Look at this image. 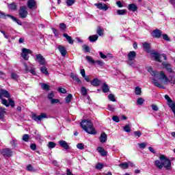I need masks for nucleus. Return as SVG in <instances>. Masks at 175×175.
<instances>
[{"label": "nucleus", "instance_id": "f257e3e1", "mask_svg": "<svg viewBox=\"0 0 175 175\" xmlns=\"http://www.w3.org/2000/svg\"><path fill=\"white\" fill-rule=\"evenodd\" d=\"M162 65L163 66L164 68L166 69L168 73H173L174 75H170L169 77H167L163 71H156L154 70V69L151 67L148 68V72L152 77V83L154 85H155V87H158L159 88H165V87H163L158 80L163 81V84L165 85L168 83H170L171 84L175 83V72L172 69V65L166 62H163Z\"/></svg>", "mask_w": 175, "mask_h": 175}, {"label": "nucleus", "instance_id": "f03ea898", "mask_svg": "<svg viewBox=\"0 0 175 175\" xmlns=\"http://www.w3.org/2000/svg\"><path fill=\"white\" fill-rule=\"evenodd\" d=\"M0 99L1 100L2 105H4V106L7 107H9L10 105L12 107L14 106V102L10 99V94L5 90H0Z\"/></svg>", "mask_w": 175, "mask_h": 175}, {"label": "nucleus", "instance_id": "7ed1b4c3", "mask_svg": "<svg viewBox=\"0 0 175 175\" xmlns=\"http://www.w3.org/2000/svg\"><path fill=\"white\" fill-rule=\"evenodd\" d=\"M81 126L89 135H96V130L94 128V124L91 120H85L81 122Z\"/></svg>", "mask_w": 175, "mask_h": 175}, {"label": "nucleus", "instance_id": "20e7f679", "mask_svg": "<svg viewBox=\"0 0 175 175\" xmlns=\"http://www.w3.org/2000/svg\"><path fill=\"white\" fill-rule=\"evenodd\" d=\"M127 64L129 66L132 68H137L136 66V62H135V59L136 58V52L132 51H130L127 55Z\"/></svg>", "mask_w": 175, "mask_h": 175}, {"label": "nucleus", "instance_id": "39448f33", "mask_svg": "<svg viewBox=\"0 0 175 175\" xmlns=\"http://www.w3.org/2000/svg\"><path fill=\"white\" fill-rule=\"evenodd\" d=\"M159 159L163 162V167H165L167 170H170V167H172V162H170V160L166 159L163 154L159 157Z\"/></svg>", "mask_w": 175, "mask_h": 175}, {"label": "nucleus", "instance_id": "423d86ee", "mask_svg": "<svg viewBox=\"0 0 175 175\" xmlns=\"http://www.w3.org/2000/svg\"><path fill=\"white\" fill-rule=\"evenodd\" d=\"M28 54H32V51L25 48L22 49V53L21 55L22 58H23V59L25 61H28L29 59V56H28Z\"/></svg>", "mask_w": 175, "mask_h": 175}, {"label": "nucleus", "instance_id": "0eeeda50", "mask_svg": "<svg viewBox=\"0 0 175 175\" xmlns=\"http://www.w3.org/2000/svg\"><path fill=\"white\" fill-rule=\"evenodd\" d=\"M152 57L155 61H157V62H162V61H161L162 58H163L164 61L167 59V57L165 55V54L159 55L158 53H152Z\"/></svg>", "mask_w": 175, "mask_h": 175}, {"label": "nucleus", "instance_id": "6e6552de", "mask_svg": "<svg viewBox=\"0 0 175 175\" xmlns=\"http://www.w3.org/2000/svg\"><path fill=\"white\" fill-rule=\"evenodd\" d=\"M19 16L21 18H25L28 16V11H27V7L21 6L19 9Z\"/></svg>", "mask_w": 175, "mask_h": 175}, {"label": "nucleus", "instance_id": "1a4fd4ad", "mask_svg": "<svg viewBox=\"0 0 175 175\" xmlns=\"http://www.w3.org/2000/svg\"><path fill=\"white\" fill-rule=\"evenodd\" d=\"M36 62H38L40 65H44L46 64V59L42 54L36 55Z\"/></svg>", "mask_w": 175, "mask_h": 175}, {"label": "nucleus", "instance_id": "9d476101", "mask_svg": "<svg viewBox=\"0 0 175 175\" xmlns=\"http://www.w3.org/2000/svg\"><path fill=\"white\" fill-rule=\"evenodd\" d=\"M0 152L3 155V157H8V158L12 157V154H13L12 150L9 148L2 149L0 150Z\"/></svg>", "mask_w": 175, "mask_h": 175}, {"label": "nucleus", "instance_id": "9b49d317", "mask_svg": "<svg viewBox=\"0 0 175 175\" xmlns=\"http://www.w3.org/2000/svg\"><path fill=\"white\" fill-rule=\"evenodd\" d=\"M24 66H25V73H28V72H29L30 73H31V75H33V76L36 75V71H35V68L33 67H28V65L27 64V63H24Z\"/></svg>", "mask_w": 175, "mask_h": 175}, {"label": "nucleus", "instance_id": "f8f14e48", "mask_svg": "<svg viewBox=\"0 0 175 175\" xmlns=\"http://www.w3.org/2000/svg\"><path fill=\"white\" fill-rule=\"evenodd\" d=\"M32 118L34 120V121H41V120H43V118H47V114L44 113H41L40 116L33 114Z\"/></svg>", "mask_w": 175, "mask_h": 175}, {"label": "nucleus", "instance_id": "ddd939ff", "mask_svg": "<svg viewBox=\"0 0 175 175\" xmlns=\"http://www.w3.org/2000/svg\"><path fill=\"white\" fill-rule=\"evenodd\" d=\"M94 5L95 6H96V8L99 9V10H105L106 12V10L109 9V7L105 3H95Z\"/></svg>", "mask_w": 175, "mask_h": 175}, {"label": "nucleus", "instance_id": "4468645a", "mask_svg": "<svg viewBox=\"0 0 175 175\" xmlns=\"http://www.w3.org/2000/svg\"><path fill=\"white\" fill-rule=\"evenodd\" d=\"M27 6L29 9H36V1L35 0H29L27 1Z\"/></svg>", "mask_w": 175, "mask_h": 175}, {"label": "nucleus", "instance_id": "2eb2a0df", "mask_svg": "<svg viewBox=\"0 0 175 175\" xmlns=\"http://www.w3.org/2000/svg\"><path fill=\"white\" fill-rule=\"evenodd\" d=\"M162 35V32H161V30L159 29H156V30H154L152 32V38H161V36Z\"/></svg>", "mask_w": 175, "mask_h": 175}, {"label": "nucleus", "instance_id": "dca6fc26", "mask_svg": "<svg viewBox=\"0 0 175 175\" xmlns=\"http://www.w3.org/2000/svg\"><path fill=\"white\" fill-rule=\"evenodd\" d=\"M59 144L60 147H62L65 150H69V145L68 144V142H66V141L61 140L59 142Z\"/></svg>", "mask_w": 175, "mask_h": 175}, {"label": "nucleus", "instance_id": "f3484780", "mask_svg": "<svg viewBox=\"0 0 175 175\" xmlns=\"http://www.w3.org/2000/svg\"><path fill=\"white\" fill-rule=\"evenodd\" d=\"M97 151L100 154L101 157H107V152L105 150V149L102 147H98Z\"/></svg>", "mask_w": 175, "mask_h": 175}, {"label": "nucleus", "instance_id": "a211bd4d", "mask_svg": "<svg viewBox=\"0 0 175 175\" xmlns=\"http://www.w3.org/2000/svg\"><path fill=\"white\" fill-rule=\"evenodd\" d=\"M99 140L100 143H106V142L107 141V135L106 134V133H101L99 137Z\"/></svg>", "mask_w": 175, "mask_h": 175}, {"label": "nucleus", "instance_id": "6ab92c4d", "mask_svg": "<svg viewBox=\"0 0 175 175\" xmlns=\"http://www.w3.org/2000/svg\"><path fill=\"white\" fill-rule=\"evenodd\" d=\"M129 165H132V163L131 162L126 163V162H124L120 164H119V167H120V169H128L129 167Z\"/></svg>", "mask_w": 175, "mask_h": 175}, {"label": "nucleus", "instance_id": "aec40b11", "mask_svg": "<svg viewBox=\"0 0 175 175\" xmlns=\"http://www.w3.org/2000/svg\"><path fill=\"white\" fill-rule=\"evenodd\" d=\"M59 53L62 54V57H65L66 55V49H65V47L62 46H59L57 47Z\"/></svg>", "mask_w": 175, "mask_h": 175}, {"label": "nucleus", "instance_id": "412c9836", "mask_svg": "<svg viewBox=\"0 0 175 175\" xmlns=\"http://www.w3.org/2000/svg\"><path fill=\"white\" fill-rule=\"evenodd\" d=\"M70 77L75 80V81H77V83H78L79 84H81V80L80 79V78H79V77L73 73L70 74Z\"/></svg>", "mask_w": 175, "mask_h": 175}, {"label": "nucleus", "instance_id": "4be33fe9", "mask_svg": "<svg viewBox=\"0 0 175 175\" xmlns=\"http://www.w3.org/2000/svg\"><path fill=\"white\" fill-rule=\"evenodd\" d=\"M154 165L158 167V169H162V167H163V161L161 160H156L154 161Z\"/></svg>", "mask_w": 175, "mask_h": 175}, {"label": "nucleus", "instance_id": "5701e85b", "mask_svg": "<svg viewBox=\"0 0 175 175\" xmlns=\"http://www.w3.org/2000/svg\"><path fill=\"white\" fill-rule=\"evenodd\" d=\"M128 9L131 12H136V10H137V5H136V4L134 3L130 4L128 6Z\"/></svg>", "mask_w": 175, "mask_h": 175}, {"label": "nucleus", "instance_id": "b1692460", "mask_svg": "<svg viewBox=\"0 0 175 175\" xmlns=\"http://www.w3.org/2000/svg\"><path fill=\"white\" fill-rule=\"evenodd\" d=\"M63 36H64V38H66V39L67 40V42H68V43H69L70 44H73L74 40H73V39H72V37H70L69 35H68V34H66V33H64V34L63 35Z\"/></svg>", "mask_w": 175, "mask_h": 175}, {"label": "nucleus", "instance_id": "393cba45", "mask_svg": "<svg viewBox=\"0 0 175 175\" xmlns=\"http://www.w3.org/2000/svg\"><path fill=\"white\" fill-rule=\"evenodd\" d=\"M92 85H94V87H98L100 85V81L98 79H94L91 81Z\"/></svg>", "mask_w": 175, "mask_h": 175}, {"label": "nucleus", "instance_id": "a878e982", "mask_svg": "<svg viewBox=\"0 0 175 175\" xmlns=\"http://www.w3.org/2000/svg\"><path fill=\"white\" fill-rule=\"evenodd\" d=\"M116 14L118 16H125V14H126V10H118Z\"/></svg>", "mask_w": 175, "mask_h": 175}, {"label": "nucleus", "instance_id": "bb28decb", "mask_svg": "<svg viewBox=\"0 0 175 175\" xmlns=\"http://www.w3.org/2000/svg\"><path fill=\"white\" fill-rule=\"evenodd\" d=\"M98 35H93V36H90L89 37V40L90 42H96V40H98Z\"/></svg>", "mask_w": 175, "mask_h": 175}, {"label": "nucleus", "instance_id": "cd10ccee", "mask_svg": "<svg viewBox=\"0 0 175 175\" xmlns=\"http://www.w3.org/2000/svg\"><path fill=\"white\" fill-rule=\"evenodd\" d=\"M42 90L45 91H49L50 90V85L46 83H40Z\"/></svg>", "mask_w": 175, "mask_h": 175}, {"label": "nucleus", "instance_id": "c85d7f7f", "mask_svg": "<svg viewBox=\"0 0 175 175\" xmlns=\"http://www.w3.org/2000/svg\"><path fill=\"white\" fill-rule=\"evenodd\" d=\"M142 45L146 51H150V44L148 42H144L142 44Z\"/></svg>", "mask_w": 175, "mask_h": 175}, {"label": "nucleus", "instance_id": "c756f323", "mask_svg": "<svg viewBox=\"0 0 175 175\" xmlns=\"http://www.w3.org/2000/svg\"><path fill=\"white\" fill-rule=\"evenodd\" d=\"M10 18L13 20L15 23H17L18 25H21V21H18L17 18H16L14 16L12 15H8Z\"/></svg>", "mask_w": 175, "mask_h": 175}, {"label": "nucleus", "instance_id": "7c9ffc66", "mask_svg": "<svg viewBox=\"0 0 175 175\" xmlns=\"http://www.w3.org/2000/svg\"><path fill=\"white\" fill-rule=\"evenodd\" d=\"M5 113H6V109L2 107H0V119L3 118L5 116Z\"/></svg>", "mask_w": 175, "mask_h": 175}, {"label": "nucleus", "instance_id": "2f4dec72", "mask_svg": "<svg viewBox=\"0 0 175 175\" xmlns=\"http://www.w3.org/2000/svg\"><path fill=\"white\" fill-rule=\"evenodd\" d=\"M102 90H103V92L106 93L109 91V85H107V84H106V83H104L103 85V87H102Z\"/></svg>", "mask_w": 175, "mask_h": 175}, {"label": "nucleus", "instance_id": "473e14b6", "mask_svg": "<svg viewBox=\"0 0 175 175\" xmlns=\"http://www.w3.org/2000/svg\"><path fill=\"white\" fill-rule=\"evenodd\" d=\"M8 8L11 10H16V9H17V5H16V3H12L8 4Z\"/></svg>", "mask_w": 175, "mask_h": 175}, {"label": "nucleus", "instance_id": "72a5a7b5", "mask_svg": "<svg viewBox=\"0 0 175 175\" xmlns=\"http://www.w3.org/2000/svg\"><path fill=\"white\" fill-rule=\"evenodd\" d=\"M72 98H73V96H72V94H69L65 98L66 103H70V102L72 101Z\"/></svg>", "mask_w": 175, "mask_h": 175}, {"label": "nucleus", "instance_id": "f704fd0d", "mask_svg": "<svg viewBox=\"0 0 175 175\" xmlns=\"http://www.w3.org/2000/svg\"><path fill=\"white\" fill-rule=\"evenodd\" d=\"M135 95H142V88L139 86L136 87L135 90Z\"/></svg>", "mask_w": 175, "mask_h": 175}, {"label": "nucleus", "instance_id": "c9c22d12", "mask_svg": "<svg viewBox=\"0 0 175 175\" xmlns=\"http://www.w3.org/2000/svg\"><path fill=\"white\" fill-rule=\"evenodd\" d=\"M41 72L42 73H43L44 75H49V71H47V68H46L45 66L41 67Z\"/></svg>", "mask_w": 175, "mask_h": 175}, {"label": "nucleus", "instance_id": "e433bc0d", "mask_svg": "<svg viewBox=\"0 0 175 175\" xmlns=\"http://www.w3.org/2000/svg\"><path fill=\"white\" fill-rule=\"evenodd\" d=\"M86 60L88 61V62H90V64H95V61L92 57H91V56H87Z\"/></svg>", "mask_w": 175, "mask_h": 175}, {"label": "nucleus", "instance_id": "4c0bfd02", "mask_svg": "<svg viewBox=\"0 0 175 175\" xmlns=\"http://www.w3.org/2000/svg\"><path fill=\"white\" fill-rule=\"evenodd\" d=\"M96 33L99 36H103V29H102L100 27L97 29Z\"/></svg>", "mask_w": 175, "mask_h": 175}, {"label": "nucleus", "instance_id": "58836bf2", "mask_svg": "<svg viewBox=\"0 0 175 175\" xmlns=\"http://www.w3.org/2000/svg\"><path fill=\"white\" fill-rule=\"evenodd\" d=\"M144 103V100L143 99V98H139L137 100V105H139V106H141Z\"/></svg>", "mask_w": 175, "mask_h": 175}, {"label": "nucleus", "instance_id": "ea45409f", "mask_svg": "<svg viewBox=\"0 0 175 175\" xmlns=\"http://www.w3.org/2000/svg\"><path fill=\"white\" fill-rule=\"evenodd\" d=\"M55 146H57V144L53 142H49L48 144L49 148H55Z\"/></svg>", "mask_w": 175, "mask_h": 175}, {"label": "nucleus", "instance_id": "a19ab883", "mask_svg": "<svg viewBox=\"0 0 175 175\" xmlns=\"http://www.w3.org/2000/svg\"><path fill=\"white\" fill-rule=\"evenodd\" d=\"M81 92L83 96H85V95H87V89L85 87H82L81 88Z\"/></svg>", "mask_w": 175, "mask_h": 175}, {"label": "nucleus", "instance_id": "79ce46f5", "mask_svg": "<svg viewBox=\"0 0 175 175\" xmlns=\"http://www.w3.org/2000/svg\"><path fill=\"white\" fill-rule=\"evenodd\" d=\"M75 2V0H66V5L67 6H72Z\"/></svg>", "mask_w": 175, "mask_h": 175}, {"label": "nucleus", "instance_id": "37998d69", "mask_svg": "<svg viewBox=\"0 0 175 175\" xmlns=\"http://www.w3.org/2000/svg\"><path fill=\"white\" fill-rule=\"evenodd\" d=\"M94 64L99 65V66H103V65H105V62L102 60H96L94 61Z\"/></svg>", "mask_w": 175, "mask_h": 175}, {"label": "nucleus", "instance_id": "c03bdc74", "mask_svg": "<svg viewBox=\"0 0 175 175\" xmlns=\"http://www.w3.org/2000/svg\"><path fill=\"white\" fill-rule=\"evenodd\" d=\"M8 17H9V14H5V13L3 12H1L0 11V18H4V19H6L8 18Z\"/></svg>", "mask_w": 175, "mask_h": 175}, {"label": "nucleus", "instance_id": "a18cd8bd", "mask_svg": "<svg viewBox=\"0 0 175 175\" xmlns=\"http://www.w3.org/2000/svg\"><path fill=\"white\" fill-rule=\"evenodd\" d=\"M124 132H127V133H129V132H131V126L129 125L124 126Z\"/></svg>", "mask_w": 175, "mask_h": 175}, {"label": "nucleus", "instance_id": "49530a36", "mask_svg": "<svg viewBox=\"0 0 175 175\" xmlns=\"http://www.w3.org/2000/svg\"><path fill=\"white\" fill-rule=\"evenodd\" d=\"M82 47L85 53H90V46L88 45L84 44Z\"/></svg>", "mask_w": 175, "mask_h": 175}, {"label": "nucleus", "instance_id": "de8ad7c7", "mask_svg": "<svg viewBox=\"0 0 175 175\" xmlns=\"http://www.w3.org/2000/svg\"><path fill=\"white\" fill-rule=\"evenodd\" d=\"M27 170H28V172H35V170H33V167L31 164H29L27 166Z\"/></svg>", "mask_w": 175, "mask_h": 175}, {"label": "nucleus", "instance_id": "09e8293b", "mask_svg": "<svg viewBox=\"0 0 175 175\" xmlns=\"http://www.w3.org/2000/svg\"><path fill=\"white\" fill-rule=\"evenodd\" d=\"M134 136H135V137H140V136H142V132H140V131H134Z\"/></svg>", "mask_w": 175, "mask_h": 175}, {"label": "nucleus", "instance_id": "8fccbe9b", "mask_svg": "<svg viewBox=\"0 0 175 175\" xmlns=\"http://www.w3.org/2000/svg\"><path fill=\"white\" fill-rule=\"evenodd\" d=\"M23 140L24 142H28V140H29V135L28 134H25L23 137Z\"/></svg>", "mask_w": 175, "mask_h": 175}, {"label": "nucleus", "instance_id": "3c124183", "mask_svg": "<svg viewBox=\"0 0 175 175\" xmlns=\"http://www.w3.org/2000/svg\"><path fill=\"white\" fill-rule=\"evenodd\" d=\"M138 146L140 148H146V147L147 146V143L143 142L141 144H138Z\"/></svg>", "mask_w": 175, "mask_h": 175}, {"label": "nucleus", "instance_id": "603ef678", "mask_svg": "<svg viewBox=\"0 0 175 175\" xmlns=\"http://www.w3.org/2000/svg\"><path fill=\"white\" fill-rule=\"evenodd\" d=\"M11 77H12V79H13V80H18V75H17V74L13 72L11 74Z\"/></svg>", "mask_w": 175, "mask_h": 175}, {"label": "nucleus", "instance_id": "864d4df0", "mask_svg": "<svg viewBox=\"0 0 175 175\" xmlns=\"http://www.w3.org/2000/svg\"><path fill=\"white\" fill-rule=\"evenodd\" d=\"M108 98H109V100H111V102H116V98L114 97V95L111 94L108 96Z\"/></svg>", "mask_w": 175, "mask_h": 175}, {"label": "nucleus", "instance_id": "5fc2aeb1", "mask_svg": "<svg viewBox=\"0 0 175 175\" xmlns=\"http://www.w3.org/2000/svg\"><path fill=\"white\" fill-rule=\"evenodd\" d=\"M152 107V110H154V111H158V110H159V108L158 107V106H157V105H151Z\"/></svg>", "mask_w": 175, "mask_h": 175}, {"label": "nucleus", "instance_id": "6e6d98bb", "mask_svg": "<svg viewBox=\"0 0 175 175\" xmlns=\"http://www.w3.org/2000/svg\"><path fill=\"white\" fill-rule=\"evenodd\" d=\"M112 120L113 121H114L115 122H120V118H118V116H114L112 117Z\"/></svg>", "mask_w": 175, "mask_h": 175}, {"label": "nucleus", "instance_id": "4d7b16f0", "mask_svg": "<svg viewBox=\"0 0 175 175\" xmlns=\"http://www.w3.org/2000/svg\"><path fill=\"white\" fill-rule=\"evenodd\" d=\"M77 148H79V150H84V145L83 144H78Z\"/></svg>", "mask_w": 175, "mask_h": 175}, {"label": "nucleus", "instance_id": "13d9d810", "mask_svg": "<svg viewBox=\"0 0 175 175\" xmlns=\"http://www.w3.org/2000/svg\"><path fill=\"white\" fill-rule=\"evenodd\" d=\"M59 92L62 94H66V90L64 88H59Z\"/></svg>", "mask_w": 175, "mask_h": 175}, {"label": "nucleus", "instance_id": "bf43d9fd", "mask_svg": "<svg viewBox=\"0 0 175 175\" xmlns=\"http://www.w3.org/2000/svg\"><path fill=\"white\" fill-rule=\"evenodd\" d=\"M59 28H60V29H62V30L66 29V25H65V23H60Z\"/></svg>", "mask_w": 175, "mask_h": 175}, {"label": "nucleus", "instance_id": "052dcab7", "mask_svg": "<svg viewBox=\"0 0 175 175\" xmlns=\"http://www.w3.org/2000/svg\"><path fill=\"white\" fill-rule=\"evenodd\" d=\"M51 103H52V105H54L55 103H59V100L52 98V100H51Z\"/></svg>", "mask_w": 175, "mask_h": 175}, {"label": "nucleus", "instance_id": "680f3d73", "mask_svg": "<svg viewBox=\"0 0 175 175\" xmlns=\"http://www.w3.org/2000/svg\"><path fill=\"white\" fill-rule=\"evenodd\" d=\"M100 57L103 59H106V58H107V56L106 55L103 54L102 52H100Z\"/></svg>", "mask_w": 175, "mask_h": 175}, {"label": "nucleus", "instance_id": "e2e57ef3", "mask_svg": "<svg viewBox=\"0 0 175 175\" xmlns=\"http://www.w3.org/2000/svg\"><path fill=\"white\" fill-rule=\"evenodd\" d=\"M96 169H103V164H102V163H98V164L96 165Z\"/></svg>", "mask_w": 175, "mask_h": 175}, {"label": "nucleus", "instance_id": "0e129e2a", "mask_svg": "<svg viewBox=\"0 0 175 175\" xmlns=\"http://www.w3.org/2000/svg\"><path fill=\"white\" fill-rule=\"evenodd\" d=\"M80 73H81L82 77H85V70L81 69L80 70Z\"/></svg>", "mask_w": 175, "mask_h": 175}, {"label": "nucleus", "instance_id": "69168bd1", "mask_svg": "<svg viewBox=\"0 0 175 175\" xmlns=\"http://www.w3.org/2000/svg\"><path fill=\"white\" fill-rule=\"evenodd\" d=\"M116 5L118 6V8H124V5H122V3H121L120 1L116 2Z\"/></svg>", "mask_w": 175, "mask_h": 175}, {"label": "nucleus", "instance_id": "338daca9", "mask_svg": "<svg viewBox=\"0 0 175 175\" xmlns=\"http://www.w3.org/2000/svg\"><path fill=\"white\" fill-rule=\"evenodd\" d=\"M53 98H54V94L53 93H49L48 94V98H49L50 100H51L53 99Z\"/></svg>", "mask_w": 175, "mask_h": 175}, {"label": "nucleus", "instance_id": "774afa93", "mask_svg": "<svg viewBox=\"0 0 175 175\" xmlns=\"http://www.w3.org/2000/svg\"><path fill=\"white\" fill-rule=\"evenodd\" d=\"M163 39L164 40H167V41L170 40L169 39V36H167V34H163Z\"/></svg>", "mask_w": 175, "mask_h": 175}]
</instances>
